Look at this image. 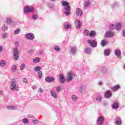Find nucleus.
I'll return each instance as SVG.
<instances>
[{
  "mask_svg": "<svg viewBox=\"0 0 125 125\" xmlns=\"http://www.w3.org/2000/svg\"><path fill=\"white\" fill-rule=\"evenodd\" d=\"M79 89L82 93H85V92H84V90L85 89V86H83V85L80 86L79 87Z\"/></svg>",
  "mask_w": 125,
  "mask_h": 125,
  "instance_id": "obj_22",
  "label": "nucleus"
},
{
  "mask_svg": "<svg viewBox=\"0 0 125 125\" xmlns=\"http://www.w3.org/2000/svg\"><path fill=\"white\" fill-rule=\"evenodd\" d=\"M23 83H28V79H27L26 78H23Z\"/></svg>",
  "mask_w": 125,
  "mask_h": 125,
  "instance_id": "obj_53",
  "label": "nucleus"
},
{
  "mask_svg": "<svg viewBox=\"0 0 125 125\" xmlns=\"http://www.w3.org/2000/svg\"><path fill=\"white\" fill-rule=\"evenodd\" d=\"M40 54H42V52H40Z\"/></svg>",
  "mask_w": 125,
  "mask_h": 125,
  "instance_id": "obj_62",
  "label": "nucleus"
},
{
  "mask_svg": "<svg viewBox=\"0 0 125 125\" xmlns=\"http://www.w3.org/2000/svg\"><path fill=\"white\" fill-rule=\"evenodd\" d=\"M115 35V33L113 32L112 31L109 30L106 32L105 36L106 38H111Z\"/></svg>",
  "mask_w": 125,
  "mask_h": 125,
  "instance_id": "obj_14",
  "label": "nucleus"
},
{
  "mask_svg": "<svg viewBox=\"0 0 125 125\" xmlns=\"http://www.w3.org/2000/svg\"><path fill=\"white\" fill-rule=\"evenodd\" d=\"M121 86H120V85H117L116 86H114L113 87H112L111 89L112 90V91L115 92V91H117L118 89H120Z\"/></svg>",
  "mask_w": 125,
  "mask_h": 125,
  "instance_id": "obj_19",
  "label": "nucleus"
},
{
  "mask_svg": "<svg viewBox=\"0 0 125 125\" xmlns=\"http://www.w3.org/2000/svg\"><path fill=\"white\" fill-rule=\"evenodd\" d=\"M87 43L92 47H96L97 46V42L95 40L90 39L87 41Z\"/></svg>",
  "mask_w": 125,
  "mask_h": 125,
  "instance_id": "obj_3",
  "label": "nucleus"
},
{
  "mask_svg": "<svg viewBox=\"0 0 125 125\" xmlns=\"http://www.w3.org/2000/svg\"><path fill=\"white\" fill-rule=\"evenodd\" d=\"M10 89L12 91H18V87L16 85V81L14 79L12 80Z\"/></svg>",
  "mask_w": 125,
  "mask_h": 125,
  "instance_id": "obj_2",
  "label": "nucleus"
},
{
  "mask_svg": "<svg viewBox=\"0 0 125 125\" xmlns=\"http://www.w3.org/2000/svg\"><path fill=\"white\" fill-rule=\"evenodd\" d=\"M35 88H36V86H33L32 87V89H35Z\"/></svg>",
  "mask_w": 125,
  "mask_h": 125,
  "instance_id": "obj_60",
  "label": "nucleus"
},
{
  "mask_svg": "<svg viewBox=\"0 0 125 125\" xmlns=\"http://www.w3.org/2000/svg\"><path fill=\"white\" fill-rule=\"evenodd\" d=\"M70 52L72 55H76L77 54V47L75 46H71Z\"/></svg>",
  "mask_w": 125,
  "mask_h": 125,
  "instance_id": "obj_11",
  "label": "nucleus"
},
{
  "mask_svg": "<svg viewBox=\"0 0 125 125\" xmlns=\"http://www.w3.org/2000/svg\"><path fill=\"white\" fill-rule=\"evenodd\" d=\"M102 83H102V81H99V82H98V84L99 85H102Z\"/></svg>",
  "mask_w": 125,
  "mask_h": 125,
  "instance_id": "obj_57",
  "label": "nucleus"
},
{
  "mask_svg": "<svg viewBox=\"0 0 125 125\" xmlns=\"http://www.w3.org/2000/svg\"><path fill=\"white\" fill-rule=\"evenodd\" d=\"M124 69L125 70V65H124Z\"/></svg>",
  "mask_w": 125,
  "mask_h": 125,
  "instance_id": "obj_64",
  "label": "nucleus"
},
{
  "mask_svg": "<svg viewBox=\"0 0 125 125\" xmlns=\"http://www.w3.org/2000/svg\"><path fill=\"white\" fill-rule=\"evenodd\" d=\"M0 94H1V95H2V94H3V91H0Z\"/></svg>",
  "mask_w": 125,
  "mask_h": 125,
  "instance_id": "obj_59",
  "label": "nucleus"
},
{
  "mask_svg": "<svg viewBox=\"0 0 125 125\" xmlns=\"http://www.w3.org/2000/svg\"><path fill=\"white\" fill-rule=\"evenodd\" d=\"M45 80L47 83H52V82H54V78L52 77H47Z\"/></svg>",
  "mask_w": 125,
  "mask_h": 125,
  "instance_id": "obj_17",
  "label": "nucleus"
},
{
  "mask_svg": "<svg viewBox=\"0 0 125 125\" xmlns=\"http://www.w3.org/2000/svg\"><path fill=\"white\" fill-rule=\"evenodd\" d=\"M14 44L17 47H18L19 45V42L18 41H15L14 42Z\"/></svg>",
  "mask_w": 125,
  "mask_h": 125,
  "instance_id": "obj_44",
  "label": "nucleus"
},
{
  "mask_svg": "<svg viewBox=\"0 0 125 125\" xmlns=\"http://www.w3.org/2000/svg\"><path fill=\"white\" fill-rule=\"evenodd\" d=\"M23 122L24 124H28L29 120L27 118H24L23 119Z\"/></svg>",
  "mask_w": 125,
  "mask_h": 125,
  "instance_id": "obj_49",
  "label": "nucleus"
},
{
  "mask_svg": "<svg viewBox=\"0 0 125 125\" xmlns=\"http://www.w3.org/2000/svg\"><path fill=\"white\" fill-rule=\"evenodd\" d=\"M119 108V104L117 103H115L112 105V108L114 110H116V109H118Z\"/></svg>",
  "mask_w": 125,
  "mask_h": 125,
  "instance_id": "obj_29",
  "label": "nucleus"
},
{
  "mask_svg": "<svg viewBox=\"0 0 125 125\" xmlns=\"http://www.w3.org/2000/svg\"><path fill=\"white\" fill-rule=\"evenodd\" d=\"M28 118H30L31 119H34V116L33 115L29 114L28 115Z\"/></svg>",
  "mask_w": 125,
  "mask_h": 125,
  "instance_id": "obj_55",
  "label": "nucleus"
},
{
  "mask_svg": "<svg viewBox=\"0 0 125 125\" xmlns=\"http://www.w3.org/2000/svg\"><path fill=\"white\" fill-rule=\"evenodd\" d=\"M71 99L73 101H77V99H78V97L76 95H72L71 97Z\"/></svg>",
  "mask_w": 125,
  "mask_h": 125,
  "instance_id": "obj_36",
  "label": "nucleus"
},
{
  "mask_svg": "<svg viewBox=\"0 0 125 125\" xmlns=\"http://www.w3.org/2000/svg\"><path fill=\"white\" fill-rule=\"evenodd\" d=\"M63 27L65 30H68V29H70V28H71V25L69 24V22H66L64 23Z\"/></svg>",
  "mask_w": 125,
  "mask_h": 125,
  "instance_id": "obj_24",
  "label": "nucleus"
},
{
  "mask_svg": "<svg viewBox=\"0 0 125 125\" xmlns=\"http://www.w3.org/2000/svg\"><path fill=\"white\" fill-rule=\"evenodd\" d=\"M122 35H123V36L124 38H125V28L123 30V31H122Z\"/></svg>",
  "mask_w": 125,
  "mask_h": 125,
  "instance_id": "obj_52",
  "label": "nucleus"
},
{
  "mask_svg": "<svg viewBox=\"0 0 125 125\" xmlns=\"http://www.w3.org/2000/svg\"><path fill=\"white\" fill-rule=\"evenodd\" d=\"M124 55L125 56V51L124 52Z\"/></svg>",
  "mask_w": 125,
  "mask_h": 125,
  "instance_id": "obj_61",
  "label": "nucleus"
},
{
  "mask_svg": "<svg viewBox=\"0 0 125 125\" xmlns=\"http://www.w3.org/2000/svg\"><path fill=\"white\" fill-rule=\"evenodd\" d=\"M84 7L86 9L89 8V7H90V1H86L85 2Z\"/></svg>",
  "mask_w": 125,
  "mask_h": 125,
  "instance_id": "obj_26",
  "label": "nucleus"
},
{
  "mask_svg": "<svg viewBox=\"0 0 125 125\" xmlns=\"http://www.w3.org/2000/svg\"><path fill=\"white\" fill-rule=\"evenodd\" d=\"M62 6L64 7L65 10L67 11L64 12L65 14H66L67 16H69V15H70V11H71V7H70L69 2L67 1H62Z\"/></svg>",
  "mask_w": 125,
  "mask_h": 125,
  "instance_id": "obj_1",
  "label": "nucleus"
},
{
  "mask_svg": "<svg viewBox=\"0 0 125 125\" xmlns=\"http://www.w3.org/2000/svg\"><path fill=\"white\" fill-rule=\"evenodd\" d=\"M123 122L122 121V119L120 117H117L115 120V125H122Z\"/></svg>",
  "mask_w": 125,
  "mask_h": 125,
  "instance_id": "obj_9",
  "label": "nucleus"
},
{
  "mask_svg": "<svg viewBox=\"0 0 125 125\" xmlns=\"http://www.w3.org/2000/svg\"><path fill=\"white\" fill-rule=\"evenodd\" d=\"M40 58H34L33 60V63H39Z\"/></svg>",
  "mask_w": 125,
  "mask_h": 125,
  "instance_id": "obj_34",
  "label": "nucleus"
},
{
  "mask_svg": "<svg viewBox=\"0 0 125 125\" xmlns=\"http://www.w3.org/2000/svg\"><path fill=\"white\" fill-rule=\"evenodd\" d=\"M25 37L27 40H34L35 39V35L32 33H27L26 34Z\"/></svg>",
  "mask_w": 125,
  "mask_h": 125,
  "instance_id": "obj_12",
  "label": "nucleus"
},
{
  "mask_svg": "<svg viewBox=\"0 0 125 125\" xmlns=\"http://www.w3.org/2000/svg\"><path fill=\"white\" fill-rule=\"evenodd\" d=\"M76 14L77 16H78L80 18H82L83 17V11L82 10V9L80 8H78L76 10Z\"/></svg>",
  "mask_w": 125,
  "mask_h": 125,
  "instance_id": "obj_6",
  "label": "nucleus"
},
{
  "mask_svg": "<svg viewBox=\"0 0 125 125\" xmlns=\"http://www.w3.org/2000/svg\"><path fill=\"white\" fill-rule=\"evenodd\" d=\"M13 54L14 60H18V58H19V53H18V50L16 48H14Z\"/></svg>",
  "mask_w": 125,
  "mask_h": 125,
  "instance_id": "obj_5",
  "label": "nucleus"
},
{
  "mask_svg": "<svg viewBox=\"0 0 125 125\" xmlns=\"http://www.w3.org/2000/svg\"><path fill=\"white\" fill-rule=\"evenodd\" d=\"M42 71H39L37 74V76L39 79H42Z\"/></svg>",
  "mask_w": 125,
  "mask_h": 125,
  "instance_id": "obj_32",
  "label": "nucleus"
},
{
  "mask_svg": "<svg viewBox=\"0 0 125 125\" xmlns=\"http://www.w3.org/2000/svg\"><path fill=\"white\" fill-rule=\"evenodd\" d=\"M35 72H40L41 71V67L40 66H36L34 68Z\"/></svg>",
  "mask_w": 125,
  "mask_h": 125,
  "instance_id": "obj_38",
  "label": "nucleus"
},
{
  "mask_svg": "<svg viewBox=\"0 0 125 125\" xmlns=\"http://www.w3.org/2000/svg\"><path fill=\"white\" fill-rule=\"evenodd\" d=\"M96 35V33H95V31H91L89 34V37H94Z\"/></svg>",
  "mask_w": 125,
  "mask_h": 125,
  "instance_id": "obj_33",
  "label": "nucleus"
},
{
  "mask_svg": "<svg viewBox=\"0 0 125 125\" xmlns=\"http://www.w3.org/2000/svg\"><path fill=\"white\" fill-rule=\"evenodd\" d=\"M96 101H98V102H100L101 100H102V96L101 95H98L96 97Z\"/></svg>",
  "mask_w": 125,
  "mask_h": 125,
  "instance_id": "obj_30",
  "label": "nucleus"
},
{
  "mask_svg": "<svg viewBox=\"0 0 125 125\" xmlns=\"http://www.w3.org/2000/svg\"><path fill=\"white\" fill-rule=\"evenodd\" d=\"M31 12H34V8L33 7L27 6L24 7V14L26 13H30Z\"/></svg>",
  "mask_w": 125,
  "mask_h": 125,
  "instance_id": "obj_4",
  "label": "nucleus"
},
{
  "mask_svg": "<svg viewBox=\"0 0 125 125\" xmlns=\"http://www.w3.org/2000/svg\"><path fill=\"white\" fill-rule=\"evenodd\" d=\"M92 51V49H91V48L86 47L85 49V53H86V54H90Z\"/></svg>",
  "mask_w": 125,
  "mask_h": 125,
  "instance_id": "obj_20",
  "label": "nucleus"
},
{
  "mask_svg": "<svg viewBox=\"0 0 125 125\" xmlns=\"http://www.w3.org/2000/svg\"><path fill=\"white\" fill-rule=\"evenodd\" d=\"M6 36H7V34H6V33H4L2 35L3 38H6Z\"/></svg>",
  "mask_w": 125,
  "mask_h": 125,
  "instance_id": "obj_58",
  "label": "nucleus"
},
{
  "mask_svg": "<svg viewBox=\"0 0 125 125\" xmlns=\"http://www.w3.org/2000/svg\"><path fill=\"white\" fill-rule=\"evenodd\" d=\"M48 7H49V8H54V6L52 5V4L49 3H48Z\"/></svg>",
  "mask_w": 125,
  "mask_h": 125,
  "instance_id": "obj_45",
  "label": "nucleus"
},
{
  "mask_svg": "<svg viewBox=\"0 0 125 125\" xmlns=\"http://www.w3.org/2000/svg\"><path fill=\"white\" fill-rule=\"evenodd\" d=\"M3 51V46H0V53H1Z\"/></svg>",
  "mask_w": 125,
  "mask_h": 125,
  "instance_id": "obj_51",
  "label": "nucleus"
},
{
  "mask_svg": "<svg viewBox=\"0 0 125 125\" xmlns=\"http://www.w3.org/2000/svg\"><path fill=\"white\" fill-rule=\"evenodd\" d=\"M116 56L118 57V58H121V51L119 50H116L114 52Z\"/></svg>",
  "mask_w": 125,
  "mask_h": 125,
  "instance_id": "obj_23",
  "label": "nucleus"
},
{
  "mask_svg": "<svg viewBox=\"0 0 125 125\" xmlns=\"http://www.w3.org/2000/svg\"><path fill=\"white\" fill-rule=\"evenodd\" d=\"M84 34L85 36H89V31L88 30H85L84 32Z\"/></svg>",
  "mask_w": 125,
  "mask_h": 125,
  "instance_id": "obj_43",
  "label": "nucleus"
},
{
  "mask_svg": "<svg viewBox=\"0 0 125 125\" xmlns=\"http://www.w3.org/2000/svg\"><path fill=\"white\" fill-rule=\"evenodd\" d=\"M108 43V41L107 40H103L101 42V46H105Z\"/></svg>",
  "mask_w": 125,
  "mask_h": 125,
  "instance_id": "obj_18",
  "label": "nucleus"
},
{
  "mask_svg": "<svg viewBox=\"0 0 125 125\" xmlns=\"http://www.w3.org/2000/svg\"><path fill=\"white\" fill-rule=\"evenodd\" d=\"M0 65L1 67H5L6 65V62L4 60H2L0 62Z\"/></svg>",
  "mask_w": 125,
  "mask_h": 125,
  "instance_id": "obj_31",
  "label": "nucleus"
},
{
  "mask_svg": "<svg viewBox=\"0 0 125 125\" xmlns=\"http://www.w3.org/2000/svg\"><path fill=\"white\" fill-rule=\"evenodd\" d=\"M33 53H34V51L32 50H30L29 51V54H30V55H32Z\"/></svg>",
  "mask_w": 125,
  "mask_h": 125,
  "instance_id": "obj_54",
  "label": "nucleus"
},
{
  "mask_svg": "<svg viewBox=\"0 0 125 125\" xmlns=\"http://www.w3.org/2000/svg\"><path fill=\"white\" fill-rule=\"evenodd\" d=\"M109 28L111 30H114V29H115V25L114 24L110 25Z\"/></svg>",
  "mask_w": 125,
  "mask_h": 125,
  "instance_id": "obj_48",
  "label": "nucleus"
},
{
  "mask_svg": "<svg viewBox=\"0 0 125 125\" xmlns=\"http://www.w3.org/2000/svg\"><path fill=\"white\" fill-rule=\"evenodd\" d=\"M7 109H8L9 110H16L17 109V107H16V106H9L7 107Z\"/></svg>",
  "mask_w": 125,
  "mask_h": 125,
  "instance_id": "obj_28",
  "label": "nucleus"
},
{
  "mask_svg": "<svg viewBox=\"0 0 125 125\" xmlns=\"http://www.w3.org/2000/svg\"><path fill=\"white\" fill-rule=\"evenodd\" d=\"M56 90L57 92H60L61 91V86H58L56 87Z\"/></svg>",
  "mask_w": 125,
  "mask_h": 125,
  "instance_id": "obj_39",
  "label": "nucleus"
},
{
  "mask_svg": "<svg viewBox=\"0 0 125 125\" xmlns=\"http://www.w3.org/2000/svg\"><path fill=\"white\" fill-rule=\"evenodd\" d=\"M54 49L56 51H57L58 52L60 51V48H59V47L58 46H55Z\"/></svg>",
  "mask_w": 125,
  "mask_h": 125,
  "instance_id": "obj_42",
  "label": "nucleus"
},
{
  "mask_svg": "<svg viewBox=\"0 0 125 125\" xmlns=\"http://www.w3.org/2000/svg\"><path fill=\"white\" fill-rule=\"evenodd\" d=\"M119 6V4H118L117 3H115L113 5H112V7H113V8H116V7H118Z\"/></svg>",
  "mask_w": 125,
  "mask_h": 125,
  "instance_id": "obj_50",
  "label": "nucleus"
},
{
  "mask_svg": "<svg viewBox=\"0 0 125 125\" xmlns=\"http://www.w3.org/2000/svg\"><path fill=\"white\" fill-rule=\"evenodd\" d=\"M51 95H52V97L56 99L57 98V93H56V92L54 90H51L50 91Z\"/></svg>",
  "mask_w": 125,
  "mask_h": 125,
  "instance_id": "obj_21",
  "label": "nucleus"
},
{
  "mask_svg": "<svg viewBox=\"0 0 125 125\" xmlns=\"http://www.w3.org/2000/svg\"><path fill=\"white\" fill-rule=\"evenodd\" d=\"M74 23L77 29H80L82 26V22L79 20H76Z\"/></svg>",
  "mask_w": 125,
  "mask_h": 125,
  "instance_id": "obj_13",
  "label": "nucleus"
},
{
  "mask_svg": "<svg viewBox=\"0 0 125 125\" xmlns=\"http://www.w3.org/2000/svg\"><path fill=\"white\" fill-rule=\"evenodd\" d=\"M110 53H111V51L110 50V49H106L104 51V54L105 56H109Z\"/></svg>",
  "mask_w": 125,
  "mask_h": 125,
  "instance_id": "obj_27",
  "label": "nucleus"
},
{
  "mask_svg": "<svg viewBox=\"0 0 125 125\" xmlns=\"http://www.w3.org/2000/svg\"><path fill=\"white\" fill-rule=\"evenodd\" d=\"M105 97L106 98H111L112 97V92L110 90L106 91L105 93Z\"/></svg>",
  "mask_w": 125,
  "mask_h": 125,
  "instance_id": "obj_15",
  "label": "nucleus"
},
{
  "mask_svg": "<svg viewBox=\"0 0 125 125\" xmlns=\"http://www.w3.org/2000/svg\"><path fill=\"white\" fill-rule=\"evenodd\" d=\"M11 70L12 72H15V71L17 70V66H16V65H13L11 68Z\"/></svg>",
  "mask_w": 125,
  "mask_h": 125,
  "instance_id": "obj_40",
  "label": "nucleus"
},
{
  "mask_svg": "<svg viewBox=\"0 0 125 125\" xmlns=\"http://www.w3.org/2000/svg\"><path fill=\"white\" fill-rule=\"evenodd\" d=\"M114 27L117 31H120L122 28V24L121 23H117L116 25H114Z\"/></svg>",
  "mask_w": 125,
  "mask_h": 125,
  "instance_id": "obj_25",
  "label": "nucleus"
},
{
  "mask_svg": "<svg viewBox=\"0 0 125 125\" xmlns=\"http://www.w3.org/2000/svg\"><path fill=\"white\" fill-rule=\"evenodd\" d=\"M32 19H33L34 20H37L38 19V15H32Z\"/></svg>",
  "mask_w": 125,
  "mask_h": 125,
  "instance_id": "obj_46",
  "label": "nucleus"
},
{
  "mask_svg": "<svg viewBox=\"0 0 125 125\" xmlns=\"http://www.w3.org/2000/svg\"><path fill=\"white\" fill-rule=\"evenodd\" d=\"M59 80L60 83H64L66 81V79H65V76L62 74H60Z\"/></svg>",
  "mask_w": 125,
  "mask_h": 125,
  "instance_id": "obj_10",
  "label": "nucleus"
},
{
  "mask_svg": "<svg viewBox=\"0 0 125 125\" xmlns=\"http://www.w3.org/2000/svg\"><path fill=\"white\" fill-rule=\"evenodd\" d=\"M104 122V118L103 116H100L97 119V125H103Z\"/></svg>",
  "mask_w": 125,
  "mask_h": 125,
  "instance_id": "obj_8",
  "label": "nucleus"
},
{
  "mask_svg": "<svg viewBox=\"0 0 125 125\" xmlns=\"http://www.w3.org/2000/svg\"><path fill=\"white\" fill-rule=\"evenodd\" d=\"M20 33V29H16L14 32V35H18Z\"/></svg>",
  "mask_w": 125,
  "mask_h": 125,
  "instance_id": "obj_41",
  "label": "nucleus"
},
{
  "mask_svg": "<svg viewBox=\"0 0 125 125\" xmlns=\"http://www.w3.org/2000/svg\"><path fill=\"white\" fill-rule=\"evenodd\" d=\"M26 68V64H22L20 66V70H21L22 71H23V70H24V69Z\"/></svg>",
  "mask_w": 125,
  "mask_h": 125,
  "instance_id": "obj_37",
  "label": "nucleus"
},
{
  "mask_svg": "<svg viewBox=\"0 0 125 125\" xmlns=\"http://www.w3.org/2000/svg\"><path fill=\"white\" fill-rule=\"evenodd\" d=\"M33 124H34V125H37V124H38V121L37 120H33Z\"/></svg>",
  "mask_w": 125,
  "mask_h": 125,
  "instance_id": "obj_56",
  "label": "nucleus"
},
{
  "mask_svg": "<svg viewBox=\"0 0 125 125\" xmlns=\"http://www.w3.org/2000/svg\"><path fill=\"white\" fill-rule=\"evenodd\" d=\"M37 92H39L40 93H43V89H42V88H40Z\"/></svg>",
  "mask_w": 125,
  "mask_h": 125,
  "instance_id": "obj_47",
  "label": "nucleus"
},
{
  "mask_svg": "<svg viewBox=\"0 0 125 125\" xmlns=\"http://www.w3.org/2000/svg\"><path fill=\"white\" fill-rule=\"evenodd\" d=\"M6 22L7 24H8L9 25L11 24L12 26H15L16 25V22H13L12 18L10 17L7 18L6 20Z\"/></svg>",
  "mask_w": 125,
  "mask_h": 125,
  "instance_id": "obj_7",
  "label": "nucleus"
},
{
  "mask_svg": "<svg viewBox=\"0 0 125 125\" xmlns=\"http://www.w3.org/2000/svg\"><path fill=\"white\" fill-rule=\"evenodd\" d=\"M56 0H51L52 1H55Z\"/></svg>",
  "mask_w": 125,
  "mask_h": 125,
  "instance_id": "obj_63",
  "label": "nucleus"
},
{
  "mask_svg": "<svg viewBox=\"0 0 125 125\" xmlns=\"http://www.w3.org/2000/svg\"><path fill=\"white\" fill-rule=\"evenodd\" d=\"M73 76H74V73L72 72H70L68 73L67 81L68 82H71L73 80Z\"/></svg>",
  "mask_w": 125,
  "mask_h": 125,
  "instance_id": "obj_16",
  "label": "nucleus"
},
{
  "mask_svg": "<svg viewBox=\"0 0 125 125\" xmlns=\"http://www.w3.org/2000/svg\"><path fill=\"white\" fill-rule=\"evenodd\" d=\"M2 30L3 32H5L6 30H8V26H6L5 24H4L2 27Z\"/></svg>",
  "mask_w": 125,
  "mask_h": 125,
  "instance_id": "obj_35",
  "label": "nucleus"
}]
</instances>
